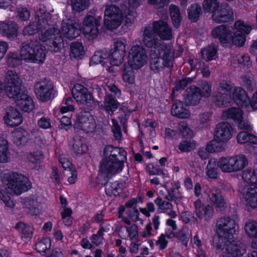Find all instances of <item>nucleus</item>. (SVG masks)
<instances>
[{
	"instance_id": "f257e3e1",
	"label": "nucleus",
	"mask_w": 257,
	"mask_h": 257,
	"mask_svg": "<svg viewBox=\"0 0 257 257\" xmlns=\"http://www.w3.org/2000/svg\"><path fill=\"white\" fill-rule=\"evenodd\" d=\"M46 48L37 40L24 42L22 44L20 54L16 52H10L7 57L9 67L15 68L20 65L22 59L27 62L43 63L46 58Z\"/></svg>"
},
{
	"instance_id": "f03ea898",
	"label": "nucleus",
	"mask_w": 257,
	"mask_h": 257,
	"mask_svg": "<svg viewBox=\"0 0 257 257\" xmlns=\"http://www.w3.org/2000/svg\"><path fill=\"white\" fill-rule=\"evenodd\" d=\"M100 16L94 17L87 14L85 17L81 29L78 24L68 21L63 22L61 29L64 37L70 40L77 37L82 32L85 35H88L91 39H95L99 34L98 27L100 26Z\"/></svg>"
},
{
	"instance_id": "7ed1b4c3",
	"label": "nucleus",
	"mask_w": 257,
	"mask_h": 257,
	"mask_svg": "<svg viewBox=\"0 0 257 257\" xmlns=\"http://www.w3.org/2000/svg\"><path fill=\"white\" fill-rule=\"evenodd\" d=\"M73 98L68 97L59 112H73L75 109L74 104L76 101L81 105L83 109L80 112H90L95 107V104L92 94L83 85L76 83L71 89Z\"/></svg>"
},
{
	"instance_id": "20e7f679",
	"label": "nucleus",
	"mask_w": 257,
	"mask_h": 257,
	"mask_svg": "<svg viewBox=\"0 0 257 257\" xmlns=\"http://www.w3.org/2000/svg\"><path fill=\"white\" fill-rule=\"evenodd\" d=\"M103 154L104 158L100 163V173L108 176L122 171L127 155L124 150L110 145L107 146L104 150Z\"/></svg>"
},
{
	"instance_id": "39448f33",
	"label": "nucleus",
	"mask_w": 257,
	"mask_h": 257,
	"mask_svg": "<svg viewBox=\"0 0 257 257\" xmlns=\"http://www.w3.org/2000/svg\"><path fill=\"white\" fill-rule=\"evenodd\" d=\"M156 36L164 41L173 38L172 30L167 22L162 20L155 21L152 27L148 25L144 27L143 39L144 45L148 48L158 47L160 45Z\"/></svg>"
},
{
	"instance_id": "423d86ee",
	"label": "nucleus",
	"mask_w": 257,
	"mask_h": 257,
	"mask_svg": "<svg viewBox=\"0 0 257 257\" xmlns=\"http://www.w3.org/2000/svg\"><path fill=\"white\" fill-rule=\"evenodd\" d=\"M155 57L150 59V68L154 73H158L164 67L171 68L174 59V51L172 47L163 45L157 47Z\"/></svg>"
},
{
	"instance_id": "0eeeda50",
	"label": "nucleus",
	"mask_w": 257,
	"mask_h": 257,
	"mask_svg": "<svg viewBox=\"0 0 257 257\" xmlns=\"http://www.w3.org/2000/svg\"><path fill=\"white\" fill-rule=\"evenodd\" d=\"M4 187L11 195H19L31 188V183L24 175L16 172L5 174L2 179Z\"/></svg>"
},
{
	"instance_id": "6e6552de",
	"label": "nucleus",
	"mask_w": 257,
	"mask_h": 257,
	"mask_svg": "<svg viewBox=\"0 0 257 257\" xmlns=\"http://www.w3.org/2000/svg\"><path fill=\"white\" fill-rule=\"evenodd\" d=\"M248 164V160L243 155L232 157H221L218 161V166L225 173H235L242 170Z\"/></svg>"
},
{
	"instance_id": "1a4fd4ad",
	"label": "nucleus",
	"mask_w": 257,
	"mask_h": 257,
	"mask_svg": "<svg viewBox=\"0 0 257 257\" xmlns=\"http://www.w3.org/2000/svg\"><path fill=\"white\" fill-rule=\"evenodd\" d=\"M40 40L46 43L48 49L54 53L58 52L63 47V38L60 31L57 28H50L39 36Z\"/></svg>"
},
{
	"instance_id": "9d476101",
	"label": "nucleus",
	"mask_w": 257,
	"mask_h": 257,
	"mask_svg": "<svg viewBox=\"0 0 257 257\" xmlns=\"http://www.w3.org/2000/svg\"><path fill=\"white\" fill-rule=\"evenodd\" d=\"M122 18V12L118 6L111 4L106 7L104 15V25L107 29H116L121 24Z\"/></svg>"
},
{
	"instance_id": "9b49d317",
	"label": "nucleus",
	"mask_w": 257,
	"mask_h": 257,
	"mask_svg": "<svg viewBox=\"0 0 257 257\" xmlns=\"http://www.w3.org/2000/svg\"><path fill=\"white\" fill-rule=\"evenodd\" d=\"M147 55L145 49L141 45H134L128 54V64L131 68L138 70L147 63Z\"/></svg>"
},
{
	"instance_id": "f8f14e48",
	"label": "nucleus",
	"mask_w": 257,
	"mask_h": 257,
	"mask_svg": "<svg viewBox=\"0 0 257 257\" xmlns=\"http://www.w3.org/2000/svg\"><path fill=\"white\" fill-rule=\"evenodd\" d=\"M234 26L236 31L234 33H232L230 43H232L237 47H241L244 46L246 41V35L249 34L251 30V27L250 25L245 24L241 20L236 21L234 23Z\"/></svg>"
},
{
	"instance_id": "ddd939ff",
	"label": "nucleus",
	"mask_w": 257,
	"mask_h": 257,
	"mask_svg": "<svg viewBox=\"0 0 257 257\" xmlns=\"http://www.w3.org/2000/svg\"><path fill=\"white\" fill-rule=\"evenodd\" d=\"M35 93L37 98L43 102H47L54 97L53 85L51 80L37 82L35 85Z\"/></svg>"
},
{
	"instance_id": "4468645a",
	"label": "nucleus",
	"mask_w": 257,
	"mask_h": 257,
	"mask_svg": "<svg viewBox=\"0 0 257 257\" xmlns=\"http://www.w3.org/2000/svg\"><path fill=\"white\" fill-rule=\"evenodd\" d=\"M110 64L112 66H119L123 61L126 54V44L120 40L115 41L110 50H108Z\"/></svg>"
},
{
	"instance_id": "2eb2a0df",
	"label": "nucleus",
	"mask_w": 257,
	"mask_h": 257,
	"mask_svg": "<svg viewBox=\"0 0 257 257\" xmlns=\"http://www.w3.org/2000/svg\"><path fill=\"white\" fill-rule=\"evenodd\" d=\"M213 20L217 23L232 22L234 20L232 8L227 3H221L212 14Z\"/></svg>"
},
{
	"instance_id": "dca6fc26",
	"label": "nucleus",
	"mask_w": 257,
	"mask_h": 257,
	"mask_svg": "<svg viewBox=\"0 0 257 257\" xmlns=\"http://www.w3.org/2000/svg\"><path fill=\"white\" fill-rule=\"evenodd\" d=\"M233 29L227 25H221L214 28L211 31V36L219 40L222 45L230 44Z\"/></svg>"
},
{
	"instance_id": "f3484780",
	"label": "nucleus",
	"mask_w": 257,
	"mask_h": 257,
	"mask_svg": "<svg viewBox=\"0 0 257 257\" xmlns=\"http://www.w3.org/2000/svg\"><path fill=\"white\" fill-rule=\"evenodd\" d=\"M75 128L80 129L86 133H93L96 128L93 117L87 114H79L74 124Z\"/></svg>"
},
{
	"instance_id": "a211bd4d",
	"label": "nucleus",
	"mask_w": 257,
	"mask_h": 257,
	"mask_svg": "<svg viewBox=\"0 0 257 257\" xmlns=\"http://www.w3.org/2000/svg\"><path fill=\"white\" fill-rule=\"evenodd\" d=\"M216 226L217 233L232 237L235 231L236 222L232 218L223 216L217 219Z\"/></svg>"
},
{
	"instance_id": "6ab92c4d",
	"label": "nucleus",
	"mask_w": 257,
	"mask_h": 257,
	"mask_svg": "<svg viewBox=\"0 0 257 257\" xmlns=\"http://www.w3.org/2000/svg\"><path fill=\"white\" fill-rule=\"evenodd\" d=\"M233 133V129L229 122H220L215 127L214 137L218 141L224 143L232 138Z\"/></svg>"
},
{
	"instance_id": "aec40b11",
	"label": "nucleus",
	"mask_w": 257,
	"mask_h": 257,
	"mask_svg": "<svg viewBox=\"0 0 257 257\" xmlns=\"http://www.w3.org/2000/svg\"><path fill=\"white\" fill-rule=\"evenodd\" d=\"M221 118L237 124L240 129L251 131L252 127L247 118L243 116L242 113H222Z\"/></svg>"
},
{
	"instance_id": "412c9836",
	"label": "nucleus",
	"mask_w": 257,
	"mask_h": 257,
	"mask_svg": "<svg viewBox=\"0 0 257 257\" xmlns=\"http://www.w3.org/2000/svg\"><path fill=\"white\" fill-rule=\"evenodd\" d=\"M239 191L247 205L253 208L257 207V187L240 186Z\"/></svg>"
},
{
	"instance_id": "4be33fe9",
	"label": "nucleus",
	"mask_w": 257,
	"mask_h": 257,
	"mask_svg": "<svg viewBox=\"0 0 257 257\" xmlns=\"http://www.w3.org/2000/svg\"><path fill=\"white\" fill-rule=\"evenodd\" d=\"M19 33L18 25L13 22H2L0 24V34L10 40L16 39Z\"/></svg>"
},
{
	"instance_id": "5701e85b",
	"label": "nucleus",
	"mask_w": 257,
	"mask_h": 257,
	"mask_svg": "<svg viewBox=\"0 0 257 257\" xmlns=\"http://www.w3.org/2000/svg\"><path fill=\"white\" fill-rule=\"evenodd\" d=\"M194 205L195 214L199 219L204 218L205 220H208L213 216L214 210L211 205L202 204L200 199H197Z\"/></svg>"
},
{
	"instance_id": "b1692460",
	"label": "nucleus",
	"mask_w": 257,
	"mask_h": 257,
	"mask_svg": "<svg viewBox=\"0 0 257 257\" xmlns=\"http://www.w3.org/2000/svg\"><path fill=\"white\" fill-rule=\"evenodd\" d=\"M201 89L199 87L192 85L185 90V101L190 105H196L201 99Z\"/></svg>"
},
{
	"instance_id": "393cba45",
	"label": "nucleus",
	"mask_w": 257,
	"mask_h": 257,
	"mask_svg": "<svg viewBox=\"0 0 257 257\" xmlns=\"http://www.w3.org/2000/svg\"><path fill=\"white\" fill-rule=\"evenodd\" d=\"M230 96L238 106L247 107L249 106V97L242 87H235Z\"/></svg>"
},
{
	"instance_id": "a878e982",
	"label": "nucleus",
	"mask_w": 257,
	"mask_h": 257,
	"mask_svg": "<svg viewBox=\"0 0 257 257\" xmlns=\"http://www.w3.org/2000/svg\"><path fill=\"white\" fill-rule=\"evenodd\" d=\"M208 197L210 202L215 205L217 211H222L226 207L220 190L216 188H212L209 192Z\"/></svg>"
},
{
	"instance_id": "bb28decb",
	"label": "nucleus",
	"mask_w": 257,
	"mask_h": 257,
	"mask_svg": "<svg viewBox=\"0 0 257 257\" xmlns=\"http://www.w3.org/2000/svg\"><path fill=\"white\" fill-rule=\"evenodd\" d=\"M226 251L233 257H239L245 253V245L240 240L230 241L227 246Z\"/></svg>"
},
{
	"instance_id": "cd10ccee",
	"label": "nucleus",
	"mask_w": 257,
	"mask_h": 257,
	"mask_svg": "<svg viewBox=\"0 0 257 257\" xmlns=\"http://www.w3.org/2000/svg\"><path fill=\"white\" fill-rule=\"evenodd\" d=\"M218 47L215 45H209L201 50L203 59L207 62L216 60L218 58Z\"/></svg>"
},
{
	"instance_id": "c85d7f7f",
	"label": "nucleus",
	"mask_w": 257,
	"mask_h": 257,
	"mask_svg": "<svg viewBox=\"0 0 257 257\" xmlns=\"http://www.w3.org/2000/svg\"><path fill=\"white\" fill-rule=\"evenodd\" d=\"M109 56L108 50L106 49L97 51L90 58V65L92 66L101 64L102 66H104L106 65V63L104 60L108 59Z\"/></svg>"
},
{
	"instance_id": "c756f323",
	"label": "nucleus",
	"mask_w": 257,
	"mask_h": 257,
	"mask_svg": "<svg viewBox=\"0 0 257 257\" xmlns=\"http://www.w3.org/2000/svg\"><path fill=\"white\" fill-rule=\"evenodd\" d=\"M120 106V103L117 101L115 96L111 94H106L103 108L107 112H113Z\"/></svg>"
},
{
	"instance_id": "7c9ffc66",
	"label": "nucleus",
	"mask_w": 257,
	"mask_h": 257,
	"mask_svg": "<svg viewBox=\"0 0 257 257\" xmlns=\"http://www.w3.org/2000/svg\"><path fill=\"white\" fill-rule=\"evenodd\" d=\"M29 133L25 130L17 128L13 132L14 142L17 146H24L29 140Z\"/></svg>"
},
{
	"instance_id": "2f4dec72",
	"label": "nucleus",
	"mask_w": 257,
	"mask_h": 257,
	"mask_svg": "<svg viewBox=\"0 0 257 257\" xmlns=\"http://www.w3.org/2000/svg\"><path fill=\"white\" fill-rule=\"evenodd\" d=\"M215 104L218 107H225L230 103L231 96L220 91L215 92L212 96Z\"/></svg>"
},
{
	"instance_id": "473e14b6",
	"label": "nucleus",
	"mask_w": 257,
	"mask_h": 257,
	"mask_svg": "<svg viewBox=\"0 0 257 257\" xmlns=\"http://www.w3.org/2000/svg\"><path fill=\"white\" fill-rule=\"evenodd\" d=\"M232 236L225 234L220 235L217 233V235L213 238V244L214 246L217 249H223L227 247L228 244L230 242Z\"/></svg>"
},
{
	"instance_id": "72a5a7b5",
	"label": "nucleus",
	"mask_w": 257,
	"mask_h": 257,
	"mask_svg": "<svg viewBox=\"0 0 257 257\" xmlns=\"http://www.w3.org/2000/svg\"><path fill=\"white\" fill-rule=\"evenodd\" d=\"M188 19L192 22H197L202 14L201 6L198 4H191L187 9Z\"/></svg>"
},
{
	"instance_id": "f704fd0d",
	"label": "nucleus",
	"mask_w": 257,
	"mask_h": 257,
	"mask_svg": "<svg viewBox=\"0 0 257 257\" xmlns=\"http://www.w3.org/2000/svg\"><path fill=\"white\" fill-rule=\"evenodd\" d=\"M43 26L39 21L31 22L23 30V34L25 36L34 35L42 31Z\"/></svg>"
},
{
	"instance_id": "c9c22d12",
	"label": "nucleus",
	"mask_w": 257,
	"mask_h": 257,
	"mask_svg": "<svg viewBox=\"0 0 257 257\" xmlns=\"http://www.w3.org/2000/svg\"><path fill=\"white\" fill-rule=\"evenodd\" d=\"M4 120L7 125L14 127L22 122L23 117L21 113H6L4 116Z\"/></svg>"
},
{
	"instance_id": "e433bc0d",
	"label": "nucleus",
	"mask_w": 257,
	"mask_h": 257,
	"mask_svg": "<svg viewBox=\"0 0 257 257\" xmlns=\"http://www.w3.org/2000/svg\"><path fill=\"white\" fill-rule=\"evenodd\" d=\"M222 142L218 141L215 137L209 141L206 146V151L209 153H218L224 151L226 148V145L222 144Z\"/></svg>"
},
{
	"instance_id": "4c0bfd02",
	"label": "nucleus",
	"mask_w": 257,
	"mask_h": 257,
	"mask_svg": "<svg viewBox=\"0 0 257 257\" xmlns=\"http://www.w3.org/2000/svg\"><path fill=\"white\" fill-rule=\"evenodd\" d=\"M169 9L173 26L175 28H179L182 21V17L179 8L176 5H171L170 6Z\"/></svg>"
},
{
	"instance_id": "58836bf2",
	"label": "nucleus",
	"mask_w": 257,
	"mask_h": 257,
	"mask_svg": "<svg viewBox=\"0 0 257 257\" xmlns=\"http://www.w3.org/2000/svg\"><path fill=\"white\" fill-rule=\"evenodd\" d=\"M244 230L246 234L250 238H252V241L257 242V222L253 220L247 221L244 226Z\"/></svg>"
},
{
	"instance_id": "ea45409f",
	"label": "nucleus",
	"mask_w": 257,
	"mask_h": 257,
	"mask_svg": "<svg viewBox=\"0 0 257 257\" xmlns=\"http://www.w3.org/2000/svg\"><path fill=\"white\" fill-rule=\"evenodd\" d=\"M72 149L76 155H82L88 150V147L84 141L78 136L74 138Z\"/></svg>"
},
{
	"instance_id": "a19ab883",
	"label": "nucleus",
	"mask_w": 257,
	"mask_h": 257,
	"mask_svg": "<svg viewBox=\"0 0 257 257\" xmlns=\"http://www.w3.org/2000/svg\"><path fill=\"white\" fill-rule=\"evenodd\" d=\"M218 167V161L214 158L211 159L207 165V175L210 178L217 179L219 177Z\"/></svg>"
},
{
	"instance_id": "79ce46f5",
	"label": "nucleus",
	"mask_w": 257,
	"mask_h": 257,
	"mask_svg": "<svg viewBox=\"0 0 257 257\" xmlns=\"http://www.w3.org/2000/svg\"><path fill=\"white\" fill-rule=\"evenodd\" d=\"M10 159L8 143L6 139L0 138V162L6 163Z\"/></svg>"
},
{
	"instance_id": "37998d69",
	"label": "nucleus",
	"mask_w": 257,
	"mask_h": 257,
	"mask_svg": "<svg viewBox=\"0 0 257 257\" xmlns=\"http://www.w3.org/2000/svg\"><path fill=\"white\" fill-rule=\"evenodd\" d=\"M71 53L75 58H81L85 55L84 47L81 42H73L70 44Z\"/></svg>"
},
{
	"instance_id": "c03bdc74",
	"label": "nucleus",
	"mask_w": 257,
	"mask_h": 257,
	"mask_svg": "<svg viewBox=\"0 0 257 257\" xmlns=\"http://www.w3.org/2000/svg\"><path fill=\"white\" fill-rule=\"evenodd\" d=\"M123 184L117 181L106 183V193L109 195H116L122 190Z\"/></svg>"
},
{
	"instance_id": "a18cd8bd",
	"label": "nucleus",
	"mask_w": 257,
	"mask_h": 257,
	"mask_svg": "<svg viewBox=\"0 0 257 257\" xmlns=\"http://www.w3.org/2000/svg\"><path fill=\"white\" fill-rule=\"evenodd\" d=\"M15 228L18 230H21L22 237L25 241H27L31 238L32 231L30 226L26 225L22 222H19L17 223Z\"/></svg>"
},
{
	"instance_id": "49530a36",
	"label": "nucleus",
	"mask_w": 257,
	"mask_h": 257,
	"mask_svg": "<svg viewBox=\"0 0 257 257\" xmlns=\"http://www.w3.org/2000/svg\"><path fill=\"white\" fill-rule=\"evenodd\" d=\"M236 139L238 143L240 144H244L247 142L256 143L257 141V138L254 135L249 134L245 131L240 132L237 135Z\"/></svg>"
},
{
	"instance_id": "de8ad7c7",
	"label": "nucleus",
	"mask_w": 257,
	"mask_h": 257,
	"mask_svg": "<svg viewBox=\"0 0 257 257\" xmlns=\"http://www.w3.org/2000/svg\"><path fill=\"white\" fill-rule=\"evenodd\" d=\"M219 0H204L202 4L205 12L213 14L220 6Z\"/></svg>"
},
{
	"instance_id": "09e8293b",
	"label": "nucleus",
	"mask_w": 257,
	"mask_h": 257,
	"mask_svg": "<svg viewBox=\"0 0 257 257\" xmlns=\"http://www.w3.org/2000/svg\"><path fill=\"white\" fill-rule=\"evenodd\" d=\"M24 206L32 211V213L37 214L39 212L38 209V202L36 199L32 198H25L23 201Z\"/></svg>"
},
{
	"instance_id": "8fccbe9b",
	"label": "nucleus",
	"mask_w": 257,
	"mask_h": 257,
	"mask_svg": "<svg viewBox=\"0 0 257 257\" xmlns=\"http://www.w3.org/2000/svg\"><path fill=\"white\" fill-rule=\"evenodd\" d=\"M212 82L207 81H202L198 84L199 87L201 89V94L204 98H208L211 93Z\"/></svg>"
},
{
	"instance_id": "3c124183",
	"label": "nucleus",
	"mask_w": 257,
	"mask_h": 257,
	"mask_svg": "<svg viewBox=\"0 0 257 257\" xmlns=\"http://www.w3.org/2000/svg\"><path fill=\"white\" fill-rule=\"evenodd\" d=\"M51 247V240L49 238H43L36 244V249L40 253L46 252Z\"/></svg>"
},
{
	"instance_id": "603ef678",
	"label": "nucleus",
	"mask_w": 257,
	"mask_h": 257,
	"mask_svg": "<svg viewBox=\"0 0 257 257\" xmlns=\"http://www.w3.org/2000/svg\"><path fill=\"white\" fill-rule=\"evenodd\" d=\"M71 2L73 10L80 12L88 7L89 0H72Z\"/></svg>"
},
{
	"instance_id": "864d4df0",
	"label": "nucleus",
	"mask_w": 257,
	"mask_h": 257,
	"mask_svg": "<svg viewBox=\"0 0 257 257\" xmlns=\"http://www.w3.org/2000/svg\"><path fill=\"white\" fill-rule=\"evenodd\" d=\"M178 148L182 152H190L196 148V142L194 141H184L179 145Z\"/></svg>"
},
{
	"instance_id": "5fc2aeb1",
	"label": "nucleus",
	"mask_w": 257,
	"mask_h": 257,
	"mask_svg": "<svg viewBox=\"0 0 257 257\" xmlns=\"http://www.w3.org/2000/svg\"><path fill=\"white\" fill-rule=\"evenodd\" d=\"M134 69L125 67L123 70L122 78L124 81L132 84L135 82V76Z\"/></svg>"
},
{
	"instance_id": "6e6d98bb",
	"label": "nucleus",
	"mask_w": 257,
	"mask_h": 257,
	"mask_svg": "<svg viewBox=\"0 0 257 257\" xmlns=\"http://www.w3.org/2000/svg\"><path fill=\"white\" fill-rule=\"evenodd\" d=\"M179 129L184 138L190 139L194 136V132L184 122L179 124Z\"/></svg>"
},
{
	"instance_id": "4d7b16f0",
	"label": "nucleus",
	"mask_w": 257,
	"mask_h": 257,
	"mask_svg": "<svg viewBox=\"0 0 257 257\" xmlns=\"http://www.w3.org/2000/svg\"><path fill=\"white\" fill-rule=\"evenodd\" d=\"M155 203L158 206L159 209L164 212L172 208V205L171 203L163 200L161 197H158L155 200Z\"/></svg>"
},
{
	"instance_id": "13d9d810",
	"label": "nucleus",
	"mask_w": 257,
	"mask_h": 257,
	"mask_svg": "<svg viewBox=\"0 0 257 257\" xmlns=\"http://www.w3.org/2000/svg\"><path fill=\"white\" fill-rule=\"evenodd\" d=\"M242 85L248 91L252 92L255 88V83H254L250 77L247 75H244L242 77Z\"/></svg>"
},
{
	"instance_id": "bf43d9fd",
	"label": "nucleus",
	"mask_w": 257,
	"mask_h": 257,
	"mask_svg": "<svg viewBox=\"0 0 257 257\" xmlns=\"http://www.w3.org/2000/svg\"><path fill=\"white\" fill-rule=\"evenodd\" d=\"M187 110L184 107V103L181 100H176L172 104L171 112H185Z\"/></svg>"
},
{
	"instance_id": "052dcab7",
	"label": "nucleus",
	"mask_w": 257,
	"mask_h": 257,
	"mask_svg": "<svg viewBox=\"0 0 257 257\" xmlns=\"http://www.w3.org/2000/svg\"><path fill=\"white\" fill-rule=\"evenodd\" d=\"M256 170L251 169H246L242 172V179L248 184L251 182V179Z\"/></svg>"
},
{
	"instance_id": "680f3d73",
	"label": "nucleus",
	"mask_w": 257,
	"mask_h": 257,
	"mask_svg": "<svg viewBox=\"0 0 257 257\" xmlns=\"http://www.w3.org/2000/svg\"><path fill=\"white\" fill-rule=\"evenodd\" d=\"M43 153L41 152H36L30 153L28 157L29 161L32 163H39L43 159Z\"/></svg>"
},
{
	"instance_id": "e2e57ef3",
	"label": "nucleus",
	"mask_w": 257,
	"mask_h": 257,
	"mask_svg": "<svg viewBox=\"0 0 257 257\" xmlns=\"http://www.w3.org/2000/svg\"><path fill=\"white\" fill-rule=\"evenodd\" d=\"M19 17L22 21H26L30 17V12L26 7H22L18 10Z\"/></svg>"
},
{
	"instance_id": "0e129e2a",
	"label": "nucleus",
	"mask_w": 257,
	"mask_h": 257,
	"mask_svg": "<svg viewBox=\"0 0 257 257\" xmlns=\"http://www.w3.org/2000/svg\"><path fill=\"white\" fill-rule=\"evenodd\" d=\"M112 126L111 127L112 132L113 136L116 140H120L121 138V132L119 125L117 122L114 119H112Z\"/></svg>"
},
{
	"instance_id": "69168bd1",
	"label": "nucleus",
	"mask_w": 257,
	"mask_h": 257,
	"mask_svg": "<svg viewBox=\"0 0 257 257\" xmlns=\"http://www.w3.org/2000/svg\"><path fill=\"white\" fill-rule=\"evenodd\" d=\"M126 213L133 221L137 222L139 220V212L136 207L127 208Z\"/></svg>"
},
{
	"instance_id": "338daca9",
	"label": "nucleus",
	"mask_w": 257,
	"mask_h": 257,
	"mask_svg": "<svg viewBox=\"0 0 257 257\" xmlns=\"http://www.w3.org/2000/svg\"><path fill=\"white\" fill-rule=\"evenodd\" d=\"M187 86V82L183 79L176 81L175 83V86L172 89L171 95L173 96L175 92L179 91L181 90H183Z\"/></svg>"
},
{
	"instance_id": "774afa93",
	"label": "nucleus",
	"mask_w": 257,
	"mask_h": 257,
	"mask_svg": "<svg viewBox=\"0 0 257 257\" xmlns=\"http://www.w3.org/2000/svg\"><path fill=\"white\" fill-rule=\"evenodd\" d=\"M219 88L222 91H225L228 95H230L232 86L229 82L225 80L221 81L219 83Z\"/></svg>"
}]
</instances>
